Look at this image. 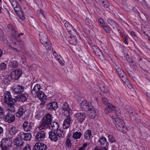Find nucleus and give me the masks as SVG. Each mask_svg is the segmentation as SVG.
I'll return each instance as SVG.
<instances>
[{"label": "nucleus", "mask_w": 150, "mask_h": 150, "mask_svg": "<svg viewBox=\"0 0 150 150\" xmlns=\"http://www.w3.org/2000/svg\"><path fill=\"white\" fill-rule=\"evenodd\" d=\"M144 33L146 35L149 37V38H150V32L148 33L144 32Z\"/></svg>", "instance_id": "obj_64"}, {"label": "nucleus", "mask_w": 150, "mask_h": 150, "mask_svg": "<svg viewBox=\"0 0 150 150\" xmlns=\"http://www.w3.org/2000/svg\"><path fill=\"white\" fill-rule=\"evenodd\" d=\"M75 117L78 119L79 122L82 123L84 119V113L83 112L77 113L74 115Z\"/></svg>", "instance_id": "obj_20"}, {"label": "nucleus", "mask_w": 150, "mask_h": 150, "mask_svg": "<svg viewBox=\"0 0 150 150\" xmlns=\"http://www.w3.org/2000/svg\"><path fill=\"white\" fill-rule=\"evenodd\" d=\"M125 108L126 109L127 112L129 113L130 116L133 115L135 113L134 111L129 106H126Z\"/></svg>", "instance_id": "obj_34"}, {"label": "nucleus", "mask_w": 150, "mask_h": 150, "mask_svg": "<svg viewBox=\"0 0 150 150\" xmlns=\"http://www.w3.org/2000/svg\"><path fill=\"white\" fill-rule=\"evenodd\" d=\"M49 137L51 140L54 142H56L58 140L57 135L55 133L52 131H50L49 132Z\"/></svg>", "instance_id": "obj_23"}, {"label": "nucleus", "mask_w": 150, "mask_h": 150, "mask_svg": "<svg viewBox=\"0 0 150 150\" xmlns=\"http://www.w3.org/2000/svg\"><path fill=\"white\" fill-rule=\"evenodd\" d=\"M99 4L105 8H108L109 6L108 1L106 0H100L99 1Z\"/></svg>", "instance_id": "obj_33"}, {"label": "nucleus", "mask_w": 150, "mask_h": 150, "mask_svg": "<svg viewBox=\"0 0 150 150\" xmlns=\"http://www.w3.org/2000/svg\"><path fill=\"white\" fill-rule=\"evenodd\" d=\"M116 71L118 74L119 76L122 79V80L125 78H127L125 75L123 71L120 67H117L116 68Z\"/></svg>", "instance_id": "obj_22"}, {"label": "nucleus", "mask_w": 150, "mask_h": 150, "mask_svg": "<svg viewBox=\"0 0 150 150\" xmlns=\"http://www.w3.org/2000/svg\"><path fill=\"white\" fill-rule=\"evenodd\" d=\"M15 12L21 19L22 20H24L25 18V16L23 13L21 11V10L17 12Z\"/></svg>", "instance_id": "obj_44"}, {"label": "nucleus", "mask_w": 150, "mask_h": 150, "mask_svg": "<svg viewBox=\"0 0 150 150\" xmlns=\"http://www.w3.org/2000/svg\"><path fill=\"white\" fill-rule=\"evenodd\" d=\"M48 107L50 110H55L58 108L57 103L54 101L51 102L49 104Z\"/></svg>", "instance_id": "obj_26"}, {"label": "nucleus", "mask_w": 150, "mask_h": 150, "mask_svg": "<svg viewBox=\"0 0 150 150\" xmlns=\"http://www.w3.org/2000/svg\"><path fill=\"white\" fill-rule=\"evenodd\" d=\"M114 124L119 131L123 133L126 132V127L122 120L119 118H116Z\"/></svg>", "instance_id": "obj_3"}, {"label": "nucleus", "mask_w": 150, "mask_h": 150, "mask_svg": "<svg viewBox=\"0 0 150 150\" xmlns=\"http://www.w3.org/2000/svg\"><path fill=\"white\" fill-rule=\"evenodd\" d=\"M59 125L57 123L54 122L50 124V129L53 131H55L57 129Z\"/></svg>", "instance_id": "obj_30"}, {"label": "nucleus", "mask_w": 150, "mask_h": 150, "mask_svg": "<svg viewBox=\"0 0 150 150\" xmlns=\"http://www.w3.org/2000/svg\"><path fill=\"white\" fill-rule=\"evenodd\" d=\"M122 81L124 82L127 87L129 88H132V85L130 83L129 81L128 80L127 78H125L124 79H122Z\"/></svg>", "instance_id": "obj_45"}, {"label": "nucleus", "mask_w": 150, "mask_h": 150, "mask_svg": "<svg viewBox=\"0 0 150 150\" xmlns=\"http://www.w3.org/2000/svg\"><path fill=\"white\" fill-rule=\"evenodd\" d=\"M24 88L19 85L16 86L12 89L13 92L16 94H18L21 93L24 91Z\"/></svg>", "instance_id": "obj_16"}, {"label": "nucleus", "mask_w": 150, "mask_h": 150, "mask_svg": "<svg viewBox=\"0 0 150 150\" xmlns=\"http://www.w3.org/2000/svg\"><path fill=\"white\" fill-rule=\"evenodd\" d=\"M93 49L95 52L102 54V53L100 49L98 48L97 47H96L94 46Z\"/></svg>", "instance_id": "obj_51"}, {"label": "nucleus", "mask_w": 150, "mask_h": 150, "mask_svg": "<svg viewBox=\"0 0 150 150\" xmlns=\"http://www.w3.org/2000/svg\"><path fill=\"white\" fill-rule=\"evenodd\" d=\"M52 120V115L50 114H48L44 118L43 120L44 121H45L48 125L50 124Z\"/></svg>", "instance_id": "obj_28"}, {"label": "nucleus", "mask_w": 150, "mask_h": 150, "mask_svg": "<svg viewBox=\"0 0 150 150\" xmlns=\"http://www.w3.org/2000/svg\"><path fill=\"white\" fill-rule=\"evenodd\" d=\"M98 22L101 27H103L105 24L103 19L102 18H100L98 20Z\"/></svg>", "instance_id": "obj_52"}, {"label": "nucleus", "mask_w": 150, "mask_h": 150, "mask_svg": "<svg viewBox=\"0 0 150 150\" xmlns=\"http://www.w3.org/2000/svg\"><path fill=\"white\" fill-rule=\"evenodd\" d=\"M37 13L38 14H40L42 15V17H43L44 18L45 17V16L43 14V13L42 10H40V11H37Z\"/></svg>", "instance_id": "obj_58"}, {"label": "nucleus", "mask_w": 150, "mask_h": 150, "mask_svg": "<svg viewBox=\"0 0 150 150\" xmlns=\"http://www.w3.org/2000/svg\"><path fill=\"white\" fill-rule=\"evenodd\" d=\"M4 113L3 109L2 107L0 106V116L3 115Z\"/></svg>", "instance_id": "obj_63"}, {"label": "nucleus", "mask_w": 150, "mask_h": 150, "mask_svg": "<svg viewBox=\"0 0 150 150\" xmlns=\"http://www.w3.org/2000/svg\"><path fill=\"white\" fill-rule=\"evenodd\" d=\"M18 63L17 61L12 60L8 63V66L10 68L15 69L18 66Z\"/></svg>", "instance_id": "obj_25"}, {"label": "nucleus", "mask_w": 150, "mask_h": 150, "mask_svg": "<svg viewBox=\"0 0 150 150\" xmlns=\"http://www.w3.org/2000/svg\"><path fill=\"white\" fill-rule=\"evenodd\" d=\"M71 121V117H67L64 121L63 126L64 129H67L70 126Z\"/></svg>", "instance_id": "obj_19"}, {"label": "nucleus", "mask_w": 150, "mask_h": 150, "mask_svg": "<svg viewBox=\"0 0 150 150\" xmlns=\"http://www.w3.org/2000/svg\"><path fill=\"white\" fill-rule=\"evenodd\" d=\"M40 89L41 86L40 84H35L31 92L33 96L36 97L39 93V92L41 91H40Z\"/></svg>", "instance_id": "obj_11"}, {"label": "nucleus", "mask_w": 150, "mask_h": 150, "mask_svg": "<svg viewBox=\"0 0 150 150\" xmlns=\"http://www.w3.org/2000/svg\"><path fill=\"white\" fill-rule=\"evenodd\" d=\"M108 147H103L100 146L96 147L94 150H108Z\"/></svg>", "instance_id": "obj_53"}, {"label": "nucleus", "mask_w": 150, "mask_h": 150, "mask_svg": "<svg viewBox=\"0 0 150 150\" xmlns=\"http://www.w3.org/2000/svg\"><path fill=\"white\" fill-rule=\"evenodd\" d=\"M72 140V137L67 138L66 142V146L67 147H71L72 145L71 141Z\"/></svg>", "instance_id": "obj_38"}, {"label": "nucleus", "mask_w": 150, "mask_h": 150, "mask_svg": "<svg viewBox=\"0 0 150 150\" xmlns=\"http://www.w3.org/2000/svg\"><path fill=\"white\" fill-rule=\"evenodd\" d=\"M85 139H89L92 136L91 131L88 129L85 132Z\"/></svg>", "instance_id": "obj_39"}, {"label": "nucleus", "mask_w": 150, "mask_h": 150, "mask_svg": "<svg viewBox=\"0 0 150 150\" xmlns=\"http://www.w3.org/2000/svg\"><path fill=\"white\" fill-rule=\"evenodd\" d=\"M71 35L68 37L67 40L69 42L70 44L73 45H76L77 43V40L75 36V35L76 34V32L74 34L73 33H69Z\"/></svg>", "instance_id": "obj_7"}, {"label": "nucleus", "mask_w": 150, "mask_h": 150, "mask_svg": "<svg viewBox=\"0 0 150 150\" xmlns=\"http://www.w3.org/2000/svg\"><path fill=\"white\" fill-rule=\"evenodd\" d=\"M4 101L8 105L11 106L14 104L15 100L11 95V93L9 91L5 92L4 95Z\"/></svg>", "instance_id": "obj_4"}, {"label": "nucleus", "mask_w": 150, "mask_h": 150, "mask_svg": "<svg viewBox=\"0 0 150 150\" xmlns=\"http://www.w3.org/2000/svg\"><path fill=\"white\" fill-rule=\"evenodd\" d=\"M15 12L20 10V7L18 2L16 0H9Z\"/></svg>", "instance_id": "obj_12"}, {"label": "nucleus", "mask_w": 150, "mask_h": 150, "mask_svg": "<svg viewBox=\"0 0 150 150\" xmlns=\"http://www.w3.org/2000/svg\"><path fill=\"white\" fill-rule=\"evenodd\" d=\"M114 111H115L117 115L120 116L121 115V111L119 109L116 108L115 107V108H114Z\"/></svg>", "instance_id": "obj_50"}, {"label": "nucleus", "mask_w": 150, "mask_h": 150, "mask_svg": "<svg viewBox=\"0 0 150 150\" xmlns=\"http://www.w3.org/2000/svg\"><path fill=\"white\" fill-rule=\"evenodd\" d=\"M108 139L110 142L112 143L115 141V138L111 134H109L108 136Z\"/></svg>", "instance_id": "obj_48"}, {"label": "nucleus", "mask_w": 150, "mask_h": 150, "mask_svg": "<svg viewBox=\"0 0 150 150\" xmlns=\"http://www.w3.org/2000/svg\"><path fill=\"white\" fill-rule=\"evenodd\" d=\"M45 133L43 131L37 133L35 135V139L38 141H41L45 138Z\"/></svg>", "instance_id": "obj_18"}, {"label": "nucleus", "mask_w": 150, "mask_h": 150, "mask_svg": "<svg viewBox=\"0 0 150 150\" xmlns=\"http://www.w3.org/2000/svg\"><path fill=\"white\" fill-rule=\"evenodd\" d=\"M44 114V112L43 111H41L38 112H37L35 116L36 119H40L43 115Z\"/></svg>", "instance_id": "obj_41"}, {"label": "nucleus", "mask_w": 150, "mask_h": 150, "mask_svg": "<svg viewBox=\"0 0 150 150\" xmlns=\"http://www.w3.org/2000/svg\"><path fill=\"white\" fill-rule=\"evenodd\" d=\"M12 142L8 139L4 138L3 139L1 143V146L2 150H7L11 146Z\"/></svg>", "instance_id": "obj_5"}, {"label": "nucleus", "mask_w": 150, "mask_h": 150, "mask_svg": "<svg viewBox=\"0 0 150 150\" xmlns=\"http://www.w3.org/2000/svg\"><path fill=\"white\" fill-rule=\"evenodd\" d=\"M39 35L40 41L45 49L48 51L50 50L51 47V44L48 40L47 35L45 33L41 32L39 34Z\"/></svg>", "instance_id": "obj_2"}, {"label": "nucleus", "mask_w": 150, "mask_h": 150, "mask_svg": "<svg viewBox=\"0 0 150 150\" xmlns=\"http://www.w3.org/2000/svg\"><path fill=\"white\" fill-rule=\"evenodd\" d=\"M102 101L103 102V103L105 104V105H108V104L109 103H108V99L106 98H102Z\"/></svg>", "instance_id": "obj_57"}, {"label": "nucleus", "mask_w": 150, "mask_h": 150, "mask_svg": "<svg viewBox=\"0 0 150 150\" xmlns=\"http://www.w3.org/2000/svg\"><path fill=\"white\" fill-rule=\"evenodd\" d=\"M91 22V21L88 18H86V20L85 21V23L87 25H91V24H92Z\"/></svg>", "instance_id": "obj_55"}, {"label": "nucleus", "mask_w": 150, "mask_h": 150, "mask_svg": "<svg viewBox=\"0 0 150 150\" xmlns=\"http://www.w3.org/2000/svg\"><path fill=\"white\" fill-rule=\"evenodd\" d=\"M23 150H30V148L28 145H27L25 146Z\"/></svg>", "instance_id": "obj_59"}, {"label": "nucleus", "mask_w": 150, "mask_h": 150, "mask_svg": "<svg viewBox=\"0 0 150 150\" xmlns=\"http://www.w3.org/2000/svg\"><path fill=\"white\" fill-rule=\"evenodd\" d=\"M98 142L100 147H108L109 144L105 137L102 136L99 139Z\"/></svg>", "instance_id": "obj_8"}, {"label": "nucleus", "mask_w": 150, "mask_h": 150, "mask_svg": "<svg viewBox=\"0 0 150 150\" xmlns=\"http://www.w3.org/2000/svg\"><path fill=\"white\" fill-rule=\"evenodd\" d=\"M108 23L113 28L116 27L117 26L116 23L110 18H108L107 20Z\"/></svg>", "instance_id": "obj_36"}, {"label": "nucleus", "mask_w": 150, "mask_h": 150, "mask_svg": "<svg viewBox=\"0 0 150 150\" xmlns=\"http://www.w3.org/2000/svg\"><path fill=\"white\" fill-rule=\"evenodd\" d=\"M102 92L104 93H106L108 92V90L107 88H105V86L103 85L99 87Z\"/></svg>", "instance_id": "obj_49"}, {"label": "nucleus", "mask_w": 150, "mask_h": 150, "mask_svg": "<svg viewBox=\"0 0 150 150\" xmlns=\"http://www.w3.org/2000/svg\"><path fill=\"white\" fill-rule=\"evenodd\" d=\"M3 31L2 30L0 29V37L2 38L3 36Z\"/></svg>", "instance_id": "obj_62"}, {"label": "nucleus", "mask_w": 150, "mask_h": 150, "mask_svg": "<svg viewBox=\"0 0 150 150\" xmlns=\"http://www.w3.org/2000/svg\"><path fill=\"white\" fill-rule=\"evenodd\" d=\"M6 67V65L4 63H3L1 64L0 68L2 70L5 69Z\"/></svg>", "instance_id": "obj_56"}, {"label": "nucleus", "mask_w": 150, "mask_h": 150, "mask_svg": "<svg viewBox=\"0 0 150 150\" xmlns=\"http://www.w3.org/2000/svg\"><path fill=\"white\" fill-rule=\"evenodd\" d=\"M64 25L67 29L69 33H73L74 34L75 33V31L73 27L69 22L66 21L64 23Z\"/></svg>", "instance_id": "obj_21"}, {"label": "nucleus", "mask_w": 150, "mask_h": 150, "mask_svg": "<svg viewBox=\"0 0 150 150\" xmlns=\"http://www.w3.org/2000/svg\"><path fill=\"white\" fill-rule=\"evenodd\" d=\"M48 125L47 124L45 121H43V122L39 126L38 129L40 130L45 129L47 127Z\"/></svg>", "instance_id": "obj_42"}, {"label": "nucleus", "mask_w": 150, "mask_h": 150, "mask_svg": "<svg viewBox=\"0 0 150 150\" xmlns=\"http://www.w3.org/2000/svg\"><path fill=\"white\" fill-rule=\"evenodd\" d=\"M8 28L11 30V34L12 36L13 37H16L17 36L18 37L21 36L23 35L24 34L22 33H20L18 35L17 32L15 30L14 28L11 24L8 25Z\"/></svg>", "instance_id": "obj_15"}, {"label": "nucleus", "mask_w": 150, "mask_h": 150, "mask_svg": "<svg viewBox=\"0 0 150 150\" xmlns=\"http://www.w3.org/2000/svg\"><path fill=\"white\" fill-rule=\"evenodd\" d=\"M62 112L63 114L67 117H70V115L72 114V110L71 109H70V110H67L62 111Z\"/></svg>", "instance_id": "obj_35"}, {"label": "nucleus", "mask_w": 150, "mask_h": 150, "mask_svg": "<svg viewBox=\"0 0 150 150\" xmlns=\"http://www.w3.org/2000/svg\"><path fill=\"white\" fill-rule=\"evenodd\" d=\"M115 108V107L114 106H113L112 104L109 103L108 104L107 107L105 108V113L108 114L114 111V108Z\"/></svg>", "instance_id": "obj_24"}, {"label": "nucleus", "mask_w": 150, "mask_h": 150, "mask_svg": "<svg viewBox=\"0 0 150 150\" xmlns=\"http://www.w3.org/2000/svg\"><path fill=\"white\" fill-rule=\"evenodd\" d=\"M46 146L41 142L36 143L33 147V150H45Z\"/></svg>", "instance_id": "obj_10"}, {"label": "nucleus", "mask_w": 150, "mask_h": 150, "mask_svg": "<svg viewBox=\"0 0 150 150\" xmlns=\"http://www.w3.org/2000/svg\"><path fill=\"white\" fill-rule=\"evenodd\" d=\"M104 30L107 33H110L111 29V28L109 26L107 25L106 24L102 27Z\"/></svg>", "instance_id": "obj_47"}, {"label": "nucleus", "mask_w": 150, "mask_h": 150, "mask_svg": "<svg viewBox=\"0 0 150 150\" xmlns=\"http://www.w3.org/2000/svg\"><path fill=\"white\" fill-rule=\"evenodd\" d=\"M23 109L22 108H21L18 110L17 112L16 113V116L18 117H20L23 115Z\"/></svg>", "instance_id": "obj_43"}, {"label": "nucleus", "mask_w": 150, "mask_h": 150, "mask_svg": "<svg viewBox=\"0 0 150 150\" xmlns=\"http://www.w3.org/2000/svg\"><path fill=\"white\" fill-rule=\"evenodd\" d=\"M56 133L57 135L60 137L63 138L64 137L65 134L64 132L61 130H58L57 131Z\"/></svg>", "instance_id": "obj_40"}, {"label": "nucleus", "mask_w": 150, "mask_h": 150, "mask_svg": "<svg viewBox=\"0 0 150 150\" xmlns=\"http://www.w3.org/2000/svg\"><path fill=\"white\" fill-rule=\"evenodd\" d=\"M53 56L56 59V60L58 61L59 63L60 64H61V63H60V61H59V56L56 53V52L55 51H53Z\"/></svg>", "instance_id": "obj_54"}, {"label": "nucleus", "mask_w": 150, "mask_h": 150, "mask_svg": "<svg viewBox=\"0 0 150 150\" xmlns=\"http://www.w3.org/2000/svg\"><path fill=\"white\" fill-rule=\"evenodd\" d=\"M19 43L18 42H16L13 44V45H12V43H9L8 45L11 47L13 48L14 51L16 52H20L21 50V46Z\"/></svg>", "instance_id": "obj_14"}, {"label": "nucleus", "mask_w": 150, "mask_h": 150, "mask_svg": "<svg viewBox=\"0 0 150 150\" xmlns=\"http://www.w3.org/2000/svg\"><path fill=\"white\" fill-rule=\"evenodd\" d=\"M130 35L133 37H136V35L135 33L133 31H132L130 33Z\"/></svg>", "instance_id": "obj_61"}, {"label": "nucleus", "mask_w": 150, "mask_h": 150, "mask_svg": "<svg viewBox=\"0 0 150 150\" xmlns=\"http://www.w3.org/2000/svg\"><path fill=\"white\" fill-rule=\"evenodd\" d=\"M85 111L87 112V115L89 118L94 119L96 116L95 109L90 103L85 100Z\"/></svg>", "instance_id": "obj_1"}, {"label": "nucleus", "mask_w": 150, "mask_h": 150, "mask_svg": "<svg viewBox=\"0 0 150 150\" xmlns=\"http://www.w3.org/2000/svg\"><path fill=\"white\" fill-rule=\"evenodd\" d=\"M27 96L28 94L27 93H24L18 97V100L19 101L24 102L26 100Z\"/></svg>", "instance_id": "obj_29"}, {"label": "nucleus", "mask_w": 150, "mask_h": 150, "mask_svg": "<svg viewBox=\"0 0 150 150\" xmlns=\"http://www.w3.org/2000/svg\"><path fill=\"white\" fill-rule=\"evenodd\" d=\"M19 135L22 139L26 141L30 140L32 137V135L30 133L23 132L20 133Z\"/></svg>", "instance_id": "obj_9"}, {"label": "nucleus", "mask_w": 150, "mask_h": 150, "mask_svg": "<svg viewBox=\"0 0 150 150\" xmlns=\"http://www.w3.org/2000/svg\"><path fill=\"white\" fill-rule=\"evenodd\" d=\"M8 131L10 134L13 135L15 134L18 132V130L15 127L11 126L9 128Z\"/></svg>", "instance_id": "obj_31"}, {"label": "nucleus", "mask_w": 150, "mask_h": 150, "mask_svg": "<svg viewBox=\"0 0 150 150\" xmlns=\"http://www.w3.org/2000/svg\"><path fill=\"white\" fill-rule=\"evenodd\" d=\"M62 110H70L71 108L69 107V106L67 102L64 103L62 106Z\"/></svg>", "instance_id": "obj_46"}, {"label": "nucleus", "mask_w": 150, "mask_h": 150, "mask_svg": "<svg viewBox=\"0 0 150 150\" xmlns=\"http://www.w3.org/2000/svg\"><path fill=\"white\" fill-rule=\"evenodd\" d=\"M122 37L124 38V40H127L128 39V35L126 34L123 33L122 35Z\"/></svg>", "instance_id": "obj_60"}, {"label": "nucleus", "mask_w": 150, "mask_h": 150, "mask_svg": "<svg viewBox=\"0 0 150 150\" xmlns=\"http://www.w3.org/2000/svg\"><path fill=\"white\" fill-rule=\"evenodd\" d=\"M36 96L38 97L39 99L43 102H44L46 100V96L42 91H39Z\"/></svg>", "instance_id": "obj_27"}, {"label": "nucleus", "mask_w": 150, "mask_h": 150, "mask_svg": "<svg viewBox=\"0 0 150 150\" xmlns=\"http://www.w3.org/2000/svg\"><path fill=\"white\" fill-rule=\"evenodd\" d=\"M22 70L20 68H18L11 71V76L12 79L17 80L22 76Z\"/></svg>", "instance_id": "obj_6"}, {"label": "nucleus", "mask_w": 150, "mask_h": 150, "mask_svg": "<svg viewBox=\"0 0 150 150\" xmlns=\"http://www.w3.org/2000/svg\"><path fill=\"white\" fill-rule=\"evenodd\" d=\"M15 115L11 112L8 113L5 117V120L8 122H13L15 120Z\"/></svg>", "instance_id": "obj_13"}, {"label": "nucleus", "mask_w": 150, "mask_h": 150, "mask_svg": "<svg viewBox=\"0 0 150 150\" xmlns=\"http://www.w3.org/2000/svg\"><path fill=\"white\" fill-rule=\"evenodd\" d=\"M32 124L31 123L29 122L28 121H25L23 124V128L25 131H30L32 129Z\"/></svg>", "instance_id": "obj_17"}, {"label": "nucleus", "mask_w": 150, "mask_h": 150, "mask_svg": "<svg viewBox=\"0 0 150 150\" xmlns=\"http://www.w3.org/2000/svg\"><path fill=\"white\" fill-rule=\"evenodd\" d=\"M21 139L16 138L15 140L16 145L17 146H21L23 145V141Z\"/></svg>", "instance_id": "obj_32"}, {"label": "nucleus", "mask_w": 150, "mask_h": 150, "mask_svg": "<svg viewBox=\"0 0 150 150\" xmlns=\"http://www.w3.org/2000/svg\"><path fill=\"white\" fill-rule=\"evenodd\" d=\"M81 135L82 133L80 132L76 131L73 133L72 137L75 139H78L80 138Z\"/></svg>", "instance_id": "obj_37"}]
</instances>
